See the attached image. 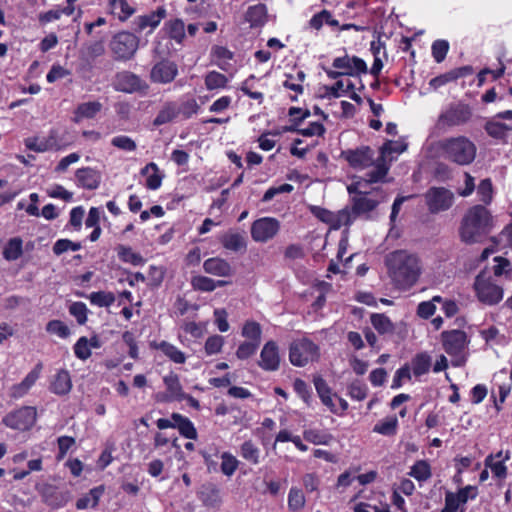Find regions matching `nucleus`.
Here are the masks:
<instances>
[{
    "instance_id": "nucleus-28",
    "label": "nucleus",
    "mask_w": 512,
    "mask_h": 512,
    "mask_svg": "<svg viewBox=\"0 0 512 512\" xmlns=\"http://www.w3.org/2000/svg\"><path fill=\"white\" fill-rule=\"evenodd\" d=\"M179 116L178 104L174 101L166 102L154 119V125L160 126L173 121Z\"/></svg>"
},
{
    "instance_id": "nucleus-63",
    "label": "nucleus",
    "mask_w": 512,
    "mask_h": 512,
    "mask_svg": "<svg viewBox=\"0 0 512 512\" xmlns=\"http://www.w3.org/2000/svg\"><path fill=\"white\" fill-rule=\"evenodd\" d=\"M368 388L366 385L360 383L359 381L351 383L349 386V395L351 398L362 401L367 396Z\"/></svg>"
},
{
    "instance_id": "nucleus-26",
    "label": "nucleus",
    "mask_w": 512,
    "mask_h": 512,
    "mask_svg": "<svg viewBox=\"0 0 512 512\" xmlns=\"http://www.w3.org/2000/svg\"><path fill=\"white\" fill-rule=\"evenodd\" d=\"M221 243L225 249L234 252L245 251L247 247L246 237L238 232L224 234L221 238Z\"/></svg>"
},
{
    "instance_id": "nucleus-2",
    "label": "nucleus",
    "mask_w": 512,
    "mask_h": 512,
    "mask_svg": "<svg viewBox=\"0 0 512 512\" xmlns=\"http://www.w3.org/2000/svg\"><path fill=\"white\" fill-rule=\"evenodd\" d=\"M494 227V218L483 205L469 208L463 215L458 234L460 240L468 245L482 243Z\"/></svg>"
},
{
    "instance_id": "nucleus-54",
    "label": "nucleus",
    "mask_w": 512,
    "mask_h": 512,
    "mask_svg": "<svg viewBox=\"0 0 512 512\" xmlns=\"http://www.w3.org/2000/svg\"><path fill=\"white\" fill-rule=\"evenodd\" d=\"M118 255L124 262H128L133 265H141L144 262L143 257L140 254L133 252L129 247L121 246L119 248Z\"/></svg>"
},
{
    "instance_id": "nucleus-10",
    "label": "nucleus",
    "mask_w": 512,
    "mask_h": 512,
    "mask_svg": "<svg viewBox=\"0 0 512 512\" xmlns=\"http://www.w3.org/2000/svg\"><path fill=\"white\" fill-rule=\"evenodd\" d=\"M111 50L118 59H130L139 47V38L131 32L121 31L111 40Z\"/></svg>"
},
{
    "instance_id": "nucleus-44",
    "label": "nucleus",
    "mask_w": 512,
    "mask_h": 512,
    "mask_svg": "<svg viewBox=\"0 0 512 512\" xmlns=\"http://www.w3.org/2000/svg\"><path fill=\"white\" fill-rule=\"evenodd\" d=\"M87 298L91 304L98 307H109L115 302V296L112 292L97 291L90 293Z\"/></svg>"
},
{
    "instance_id": "nucleus-38",
    "label": "nucleus",
    "mask_w": 512,
    "mask_h": 512,
    "mask_svg": "<svg viewBox=\"0 0 512 512\" xmlns=\"http://www.w3.org/2000/svg\"><path fill=\"white\" fill-rule=\"evenodd\" d=\"M101 108L102 104L98 101L82 103L76 109L74 120L79 122L83 118H93Z\"/></svg>"
},
{
    "instance_id": "nucleus-29",
    "label": "nucleus",
    "mask_w": 512,
    "mask_h": 512,
    "mask_svg": "<svg viewBox=\"0 0 512 512\" xmlns=\"http://www.w3.org/2000/svg\"><path fill=\"white\" fill-rule=\"evenodd\" d=\"M72 388L71 378L66 370H60L55 375L50 389L53 393L58 395H65L70 392Z\"/></svg>"
},
{
    "instance_id": "nucleus-23",
    "label": "nucleus",
    "mask_w": 512,
    "mask_h": 512,
    "mask_svg": "<svg viewBox=\"0 0 512 512\" xmlns=\"http://www.w3.org/2000/svg\"><path fill=\"white\" fill-rule=\"evenodd\" d=\"M203 269L206 273L219 277H229L233 274L231 265L226 260L217 257L205 260Z\"/></svg>"
},
{
    "instance_id": "nucleus-8",
    "label": "nucleus",
    "mask_w": 512,
    "mask_h": 512,
    "mask_svg": "<svg viewBox=\"0 0 512 512\" xmlns=\"http://www.w3.org/2000/svg\"><path fill=\"white\" fill-rule=\"evenodd\" d=\"M318 357L319 347L309 339L294 340L290 344L289 360L294 366L303 367L309 362L317 360Z\"/></svg>"
},
{
    "instance_id": "nucleus-41",
    "label": "nucleus",
    "mask_w": 512,
    "mask_h": 512,
    "mask_svg": "<svg viewBox=\"0 0 512 512\" xmlns=\"http://www.w3.org/2000/svg\"><path fill=\"white\" fill-rule=\"evenodd\" d=\"M266 14V6L263 4H257L249 7L246 12V20L250 22L251 26H259L265 22Z\"/></svg>"
},
{
    "instance_id": "nucleus-64",
    "label": "nucleus",
    "mask_w": 512,
    "mask_h": 512,
    "mask_svg": "<svg viewBox=\"0 0 512 512\" xmlns=\"http://www.w3.org/2000/svg\"><path fill=\"white\" fill-rule=\"evenodd\" d=\"M478 194L480 200L484 203H489L492 198V183L490 179H483L478 185Z\"/></svg>"
},
{
    "instance_id": "nucleus-35",
    "label": "nucleus",
    "mask_w": 512,
    "mask_h": 512,
    "mask_svg": "<svg viewBox=\"0 0 512 512\" xmlns=\"http://www.w3.org/2000/svg\"><path fill=\"white\" fill-rule=\"evenodd\" d=\"M111 13L122 22L126 21L135 13V8L130 6L126 0H109Z\"/></svg>"
},
{
    "instance_id": "nucleus-62",
    "label": "nucleus",
    "mask_w": 512,
    "mask_h": 512,
    "mask_svg": "<svg viewBox=\"0 0 512 512\" xmlns=\"http://www.w3.org/2000/svg\"><path fill=\"white\" fill-rule=\"evenodd\" d=\"M411 379V372H410V366L404 365L403 367L399 368L393 377L392 389H398L402 386L404 380H410Z\"/></svg>"
},
{
    "instance_id": "nucleus-25",
    "label": "nucleus",
    "mask_w": 512,
    "mask_h": 512,
    "mask_svg": "<svg viewBox=\"0 0 512 512\" xmlns=\"http://www.w3.org/2000/svg\"><path fill=\"white\" fill-rule=\"evenodd\" d=\"M171 418L174 421L175 428L183 437L190 440L197 439V430L189 418L179 413H172Z\"/></svg>"
},
{
    "instance_id": "nucleus-50",
    "label": "nucleus",
    "mask_w": 512,
    "mask_h": 512,
    "mask_svg": "<svg viewBox=\"0 0 512 512\" xmlns=\"http://www.w3.org/2000/svg\"><path fill=\"white\" fill-rule=\"evenodd\" d=\"M199 108L197 101L192 97L187 98L186 100H183L181 104H178L179 115H182L185 119L191 118L198 112Z\"/></svg>"
},
{
    "instance_id": "nucleus-46",
    "label": "nucleus",
    "mask_w": 512,
    "mask_h": 512,
    "mask_svg": "<svg viewBox=\"0 0 512 512\" xmlns=\"http://www.w3.org/2000/svg\"><path fill=\"white\" fill-rule=\"evenodd\" d=\"M239 465L238 459L229 452H223L221 455V472L230 477L237 470Z\"/></svg>"
},
{
    "instance_id": "nucleus-37",
    "label": "nucleus",
    "mask_w": 512,
    "mask_h": 512,
    "mask_svg": "<svg viewBox=\"0 0 512 512\" xmlns=\"http://www.w3.org/2000/svg\"><path fill=\"white\" fill-rule=\"evenodd\" d=\"M288 509L291 512H299L306 505V498L303 491L298 487H291L288 493Z\"/></svg>"
},
{
    "instance_id": "nucleus-47",
    "label": "nucleus",
    "mask_w": 512,
    "mask_h": 512,
    "mask_svg": "<svg viewBox=\"0 0 512 512\" xmlns=\"http://www.w3.org/2000/svg\"><path fill=\"white\" fill-rule=\"evenodd\" d=\"M287 131L297 132L305 137L322 136L325 133V127L319 122H311L306 128L298 129L295 126H290Z\"/></svg>"
},
{
    "instance_id": "nucleus-15",
    "label": "nucleus",
    "mask_w": 512,
    "mask_h": 512,
    "mask_svg": "<svg viewBox=\"0 0 512 512\" xmlns=\"http://www.w3.org/2000/svg\"><path fill=\"white\" fill-rule=\"evenodd\" d=\"M37 412L33 407H22L14 412L7 414L3 418V423L12 429L27 430L31 428L36 421Z\"/></svg>"
},
{
    "instance_id": "nucleus-21",
    "label": "nucleus",
    "mask_w": 512,
    "mask_h": 512,
    "mask_svg": "<svg viewBox=\"0 0 512 512\" xmlns=\"http://www.w3.org/2000/svg\"><path fill=\"white\" fill-rule=\"evenodd\" d=\"M42 363H38L22 380L21 383L12 387L11 396L20 398L24 396L28 390L35 384L42 371Z\"/></svg>"
},
{
    "instance_id": "nucleus-51",
    "label": "nucleus",
    "mask_w": 512,
    "mask_h": 512,
    "mask_svg": "<svg viewBox=\"0 0 512 512\" xmlns=\"http://www.w3.org/2000/svg\"><path fill=\"white\" fill-rule=\"evenodd\" d=\"M88 309L83 302H74L69 307V313L76 318L79 325H84L87 322Z\"/></svg>"
},
{
    "instance_id": "nucleus-52",
    "label": "nucleus",
    "mask_w": 512,
    "mask_h": 512,
    "mask_svg": "<svg viewBox=\"0 0 512 512\" xmlns=\"http://www.w3.org/2000/svg\"><path fill=\"white\" fill-rule=\"evenodd\" d=\"M224 345V338L220 335H212L207 338L204 349L207 355H214L221 351Z\"/></svg>"
},
{
    "instance_id": "nucleus-17",
    "label": "nucleus",
    "mask_w": 512,
    "mask_h": 512,
    "mask_svg": "<svg viewBox=\"0 0 512 512\" xmlns=\"http://www.w3.org/2000/svg\"><path fill=\"white\" fill-rule=\"evenodd\" d=\"M113 85L117 91L130 94L146 92L149 88L148 84L143 79L130 71L117 73Z\"/></svg>"
},
{
    "instance_id": "nucleus-58",
    "label": "nucleus",
    "mask_w": 512,
    "mask_h": 512,
    "mask_svg": "<svg viewBox=\"0 0 512 512\" xmlns=\"http://www.w3.org/2000/svg\"><path fill=\"white\" fill-rule=\"evenodd\" d=\"M74 353L78 359L86 360L91 356L88 339L80 337L74 345Z\"/></svg>"
},
{
    "instance_id": "nucleus-49",
    "label": "nucleus",
    "mask_w": 512,
    "mask_h": 512,
    "mask_svg": "<svg viewBox=\"0 0 512 512\" xmlns=\"http://www.w3.org/2000/svg\"><path fill=\"white\" fill-rule=\"evenodd\" d=\"M46 331L65 339L70 335L69 327L60 320H51L46 325Z\"/></svg>"
},
{
    "instance_id": "nucleus-11",
    "label": "nucleus",
    "mask_w": 512,
    "mask_h": 512,
    "mask_svg": "<svg viewBox=\"0 0 512 512\" xmlns=\"http://www.w3.org/2000/svg\"><path fill=\"white\" fill-rule=\"evenodd\" d=\"M425 202L430 213L438 214L452 207L454 194L444 187H431L425 193Z\"/></svg>"
},
{
    "instance_id": "nucleus-13",
    "label": "nucleus",
    "mask_w": 512,
    "mask_h": 512,
    "mask_svg": "<svg viewBox=\"0 0 512 512\" xmlns=\"http://www.w3.org/2000/svg\"><path fill=\"white\" fill-rule=\"evenodd\" d=\"M341 157L345 159L348 164L357 170H363L370 166H374V151L368 146H361L356 149H348L341 152Z\"/></svg>"
},
{
    "instance_id": "nucleus-59",
    "label": "nucleus",
    "mask_w": 512,
    "mask_h": 512,
    "mask_svg": "<svg viewBox=\"0 0 512 512\" xmlns=\"http://www.w3.org/2000/svg\"><path fill=\"white\" fill-rule=\"evenodd\" d=\"M168 33L172 39H175L177 42H180L185 36L183 21L179 19L170 21L168 24Z\"/></svg>"
},
{
    "instance_id": "nucleus-1",
    "label": "nucleus",
    "mask_w": 512,
    "mask_h": 512,
    "mask_svg": "<svg viewBox=\"0 0 512 512\" xmlns=\"http://www.w3.org/2000/svg\"><path fill=\"white\" fill-rule=\"evenodd\" d=\"M384 263L392 284L400 290L413 287L422 273L420 258L406 250L390 252L385 256Z\"/></svg>"
},
{
    "instance_id": "nucleus-3",
    "label": "nucleus",
    "mask_w": 512,
    "mask_h": 512,
    "mask_svg": "<svg viewBox=\"0 0 512 512\" xmlns=\"http://www.w3.org/2000/svg\"><path fill=\"white\" fill-rule=\"evenodd\" d=\"M439 154L445 160L460 166L471 164L477 154V147L466 136H454L437 143Z\"/></svg>"
},
{
    "instance_id": "nucleus-6",
    "label": "nucleus",
    "mask_w": 512,
    "mask_h": 512,
    "mask_svg": "<svg viewBox=\"0 0 512 512\" xmlns=\"http://www.w3.org/2000/svg\"><path fill=\"white\" fill-rule=\"evenodd\" d=\"M348 192L350 194L355 193L352 197V207L349 209L350 213L354 217V220L362 215L368 214L373 211L379 203L385 200V196L382 193H367L361 192L357 190L355 185H350L348 187Z\"/></svg>"
},
{
    "instance_id": "nucleus-36",
    "label": "nucleus",
    "mask_w": 512,
    "mask_h": 512,
    "mask_svg": "<svg viewBox=\"0 0 512 512\" xmlns=\"http://www.w3.org/2000/svg\"><path fill=\"white\" fill-rule=\"evenodd\" d=\"M371 324L379 334L393 333L395 326L393 322L382 313H375L371 315Z\"/></svg>"
},
{
    "instance_id": "nucleus-19",
    "label": "nucleus",
    "mask_w": 512,
    "mask_h": 512,
    "mask_svg": "<svg viewBox=\"0 0 512 512\" xmlns=\"http://www.w3.org/2000/svg\"><path fill=\"white\" fill-rule=\"evenodd\" d=\"M332 65L346 76H358L368 71L367 64L363 59L348 54L335 58Z\"/></svg>"
},
{
    "instance_id": "nucleus-22",
    "label": "nucleus",
    "mask_w": 512,
    "mask_h": 512,
    "mask_svg": "<svg viewBox=\"0 0 512 512\" xmlns=\"http://www.w3.org/2000/svg\"><path fill=\"white\" fill-rule=\"evenodd\" d=\"M42 363H38L22 380L21 383L12 387L11 396L20 398L24 396L28 390L35 384L42 371Z\"/></svg>"
},
{
    "instance_id": "nucleus-40",
    "label": "nucleus",
    "mask_w": 512,
    "mask_h": 512,
    "mask_svg": "<svg viewBox=\"0 0 512 512\" xmlns=\"http://www.w3.org/2000/svg\"><path fill=\"white\" fill-rule=\"evenodd\" d=\"M240 455L253 465H257L260 462V449L251 440L245 441L240 446Z\"/></svg>"
},
{
    "instance_id": "nucleus-43",
    "label": "nucleus",
    "mask_w": 512,
    "mask_h": 512,
    "mask_svg": "<svg viewBox=\"0 0 512 512\" xmlns=\"http://www.w3.org/2000/svg\"><path fill=\"white\" fill-rule=\"evenodd\" d=\"M158 348L164 353L165 356H167L174 363L182 364L186 360L185 354L176 346L168 342H161Z\"/></svg>"
},
{
    "instance_id": "nucleus-18",
    "label": "nucleus",
    "mask_w": 512,
    "mask_h": 512,
    "mask_svg": "<svg viewBox=\"0 0 512 512\" xmlns=\"http://www.w3.org/2000/svg\"><path fill=\"white\" fill-rule=\"evenodd\" d=\"M165 17V8L158 7L155 11L135 17L132 22L133 30L137 33L146 32V34H151Z\"/></svg>"
},
{
    "instance_id": "nucleus-4",
    "label": "nucleus",
    "mask_w": 512,
    "mask_h": 512,
    "mask_svg": "<svg viewBox=\"0 0 512 512\" xmlns=\"http://www.w3.org/2000/svg\"><path fill=\"white\" fill-rule=\"evenodd\" d=\"M441 341L445 352L452 357L451 364L455 367L463 366L467 361L466 349L470 343L467 334L459 329L443 331Z\"/></svg>"
},
{
    "instance_id": "nucleus-60",
    "label": "nucleus",
    "mask_w": 512,
    "mask_h": 512,
    "mask_svg": "<svg viewBox=\"0 0 512 512\" xmlns=\"http://www.w3.org/2000/svg\"><path fill=\"white\" fill-rule=\"evenodd\" d=\"M302 484L307 493L318 492L320 479L315 473H306L302 477Z\"/></svg>"
},
{
    "instance_id": "nucleus-33",
    "label": "nucleus",
    "mask_w": 512,
    "mask_h": 512,
    "mask_svg": "<svg viewBox=\"0 0 512 512\" xmlns=\"http://www.w3.org/2000/svg\"><path fill=\"white\" fill-rule=\"evenodd\" d=\"M163 381L167 388L169 400H182L185 397L179 377L176 374L166 375Z\"/></svg>"
},
{
    "instance_id": "nucleus-61",
    "label": "nucleus",
    "mask_w": 512,
    "mask_h": 512,
    "mask_svg": "<svg viewBox=\"0 0 512 512\" xmlns=\"http://www.w3.org/2000/svg\"><path fill=\"white\" fill-rule=\"evenodd\" d=\"M111 144L118 149L124 150V151H134L136 149V143L135 141L125 135L116 136L111 140Z\"/></svg>"
},
{
    "instance_id": "nucleus-39",
    "label": "nucleus",
    "mask_w": 512,
    "mask_h": 512,
    "mask_svg": "<svg viewBox=\"0 0 512 512\" xmlns=\"http://www.w3.org/2000/svg\"><path fill=\"white\" fill-rule=\"evenodd\" d=\"M409 476L419 482H425L431 478L432 472L429 463L425 460H418L411 467Z\"/></svg>"
},
{
    "instance_id": "nucleus-16",
    "label": "nucleus",
    "mask_w": 512,
    "mask_h": 512,
    "mask_svg": "<svg viewBox=\"0 0 512 512\" xmlns=\"http://www.w3.org/2000/svg\"><path fill=\"white\" fill-rule=\"evenodd\" d=\"M177 64L169 59H162L156 62L150 70V80L155 84H169L178 76Z\"/></svg>"
},
{
    "instance_id": "nucleus-48",
    "label": "nucleus",
    "mask_w": 512,
    "mask_h": 512,
    "mask_svg": "<svg viewBox=\"0 0 512 512\" xmlns=\"http://www.w3.org/2000/svg\"><path fill=\"white\" fill-rule=\"evenodd\" d=\"M227 82V77L217 71H211L205 77V85L208 90L224 88Z\"/></svg>"
},
{
    "instance_id": "nucleus-30",
    "label": "nucleus",
    "mask_w": 512,
    "mask_h": 512,
    "mask_svg": "<svg viewBox=\"0 0 512 512\" xmlns=\"http://www.w3.org/2000/svg\"><path fill=\"white\" fill-rule=\"evenodd\" d=\"M432 365L431 356L426 352L416 354L411 360L410 371L414 376L419 377L429 372Z\"/></svg>"
},
{
    "instance_id": "nucleus-27",
    "label": "nucleus",
    "mask_w": 512,
    "mask_h": 512,
    "mask_svg": "<svg viewBox=\"0 0 512 512\" xmlns=\"http://www.w3.org/2000/svg\"><path fill=\"white\" fill-rule=\"evenodd\" d=\"M141 174L146 176V187L150 190H157L162 184L163 174L154 162L148 163L141 169Z\"/></svg>"
},
{
    "instance_id": "nucleus-31",
    "label": "nucleus",
    "mask_w": 512,
    "mask_h": 512,
    "mask_svg": "<svg viewBox=\"0 0 512 512\" xmlns=\"http://www.w3.org/2000/svg\"><path fill=\"white\" fill-rule=\"evenodd\" d=\"M103 493L104 488L102 486L91 489L87 494L83 495L76 501V508L79 510L95 508Z\"/></svg>"
},
{
    "instance_id": "nucleus-32",
    "label": "nucleus",
    "mask_w": 512,
    "mask_h": 512,
    "mask_svg": "<svg viewBox=\"0 0 512 512\" xmlns=\"http://www.w3.org/2000/svg\"><path fill=\"white\" fill-rule=\"evenodd\" d=\"M228 282L224 280L215 281L206 276H194L191 279V285L194 290L202 291V292H211L215 290L217 287H223L227 285Z\"/></svg>"
},
{
    "instance_id": "nucleus-20",
    "label": "nucleus",
    "mask_w": 512,
    "mask_h": 512,
    "mask_svg": "<svg viewBox=\"0 0 512 512\" xmlns=\"http://www.w3.org/2000/svg\"><path fill=\"white\" fill-rule=\"evenodd\" d=\"M258 365L265 371H276L280 366L278 345L275 341H268L260 352Z\"/></svg>"
},
{
    "instance_id": "nucleus-53",
    "label": "nucleus",
    "mask_w": 512,
    "mask_h": 512,
    "mask_svg": "<svg viewBox=\"0 0 512 512\" xmlns=\"http://www.w3.org/2000/svg\"><path fill=\"white\" fill-rule=\"evenodd\" d=\"M259 343L252 341H244L242 342L236 351V356L238 359L244 360L248 359L252 355H254L259 347Z\"/></svg>"
},
{
    "instance_id": "nucleus-42",
    "label": "nucleus",
    "mask_w": 512,
    "mask_h": 512,
    "mask_svg": "<svg viewBox=\"0 0 512 512\" xmlns=\"http://www.w3.org/2000/svg\"><path fill=\"white\" fill-rule=\"evenodd\" d=\"M241 334L249 341L260 344L262 329L258 322L249 320L244 323Z\"/></svg>"
},
{
    "instance_id": "nucleus-34",
    "label": "nucleus",
    "mask_w": 512,
    "mask_h": 512,
    "mask_svg": "<svg viewBox=\"0 0 512 512\" xmlns=\"http://www.w3.org/2000/svg\"><path fill=\"white\" fill-rule=\"evenodd\" d=\"M23 254V241L20 237H13L8 240L4 249L3 257L7 261H15Z\"/></svg>"
},
{
    "instance_id": "nucleus-7",
    "label": "nucleus",
    "mask_w": 512,
    "mask_h": 512,
    "mask_svg": "<svg viewBox=\"0 0 512 512\" xmlns=\"http://www.w3.org/2000/svg\"><path fill=\"white\" fill-rule=\"evenodd\" d=\"M407 149V144L400 141H387L381 148V157L376 160L375 168L366 174L367 183H376L382 180L388 173L389 167L385 158L392 154H401Z\"/></svg>"
},
{
    "instance_id": "nucleus-5",
    "label": "nucleus",
    "mask_w": 512,
    "mask_h": 512,
    "mask_svg": "<svg viewBox=\"0 0 512 512\" xmlns=\"http://www.w3.org/2000/svg\"><path fill=\"white\" fill-rule=\"evenodd\" d=\"M472 117V109L469 105L458 102L450 104L438 116L436 128L447 131L450 128L465 125Z\"/></svg>"
},
{
    "instance_id": "nucleus-45",
    "label": "nucleus",
    "mask_w": 512,
    "mask_h": 512,
    "mask_svg": "<svg viewBox=\"0 0 512 512\" xmlns=\"http://www.w3.org/2000/svg\"><path fill=\"white\" fill-rule=\"evenodd\" d=\"M397 426H398L397 418L394 416L388 417V418L380 421L379 423H377L374 426L373 431L376 433H379L381 435L390 436V435H394L396 433Z\"/></svg>"
},
{
    "instance_id": "nucleus-14",
    "label": "nucleus",
    "mask_w": 512,
    "mask_h": 512,
    "mask_svg": "<svg viewBox=\"0 0 512 512\" xmlns=\"http://www.w3.org/2000/svg\"><path fill=\"white\" fill-rule=\"evenodd\" d=\"M280 223L272 217L255 220L251 225V237L255 242L265 243L271 240L279 231Z\"/></svg>"
},
{
    "instance_id": "nucleus-55",
    "label": "nucleus",
    "mask_w": 512,
    "mask_h": 512,
    "mask_svg": "<svg viewBox=\"0 0 512 512\" xmlns=\"http://www.w3.org/2000/svg\"><path fill=\"white\" fill-rule=\"evenodd\" d=\"M80 249L81 244L79 242H73L69 239H59L53 246V252L56 255H61L68 250L78 251Z\"/></svg>"
},
{
    "instance_id": "nucleus-24",
    "label": "nucleus",
    "mask_w": 512,
    "mask_h": 512,
    "mask_svg": "<svg viewBox=\"0 0 512 512\" xmlns=\"http://www.w3.org/2000/svg\"><path fill=\"white\" fill-rule=\"evenodd\" d=\"M76 180L79 186L93 190L100 184V175L90 167L81 168L76 171Z\"/></svg>"
},
{
    "instance_id": "nucleus-12",
    "label": "nucleus",
    "mask_w": 512,
    "mask_h": 512,
    "mask_svg": "<svg viewBox=\"0 0 512 512\" xmlns=\"http://www.w3.org/2000/svg\"><path fill=\"white\" fill-rule=\"evenodd\" d=\"M311 213L320 221L329 224L331 229L337 230L342 226H349L353 223L354 217L349 208H344L336 213L319 206H312Z\"/></svg>"
},
{
    "instance_id": "nucleus-9",
    "label": "nucleus",
    "mask_w": 512,
    "mask_h": 512,
    "mask_svg": "<svg viewBox=\"0 0 512 512\" xmlns=\"http://www.w3.org/2000/svg\"><path fill=\"white\" fill-rule=\"evenodd\" d=\"M474 288L479 301L486 305H495L503 299L502 287L485 274L476 277Z\"/></svg>"
},
{
    "instance_id": "nucleus-57",
    "label": "nucleus",
    "mask_w": 512,
    "mask_h": 512,
    "mask_svg": "<svg viewBox=\"0 0 512 512\" xmlns=\"http://www.w3.org/2000/svg\"><path fill=\"white\" fill-rule=\"evenodd\" d=\"M294 390L298 394V396L307 404L310 405L312 401L311 390L307 383L301 379H296L294 381Z\"/></svg>"
},
{
    "instance_id": "nucleus-56",
    "label": "nucleus",
    "mask_w": 512,
    "mask_h": 512,
    "mask_svg": "<svg viewBox=\"0 0 512 512\" xmlns=\"http://www.w3.org/2000/svg\"><path fill=\"white\" fill-rule=\"evenodd\" d=\"M449 50V43L446 40H436L432 44V56L437 63H441Z\"/></svg>"
}]
</instances>
